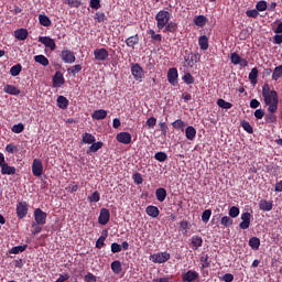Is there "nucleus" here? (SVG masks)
Instances as JSON below:
<instances>
[{"label": "nucleus", "mask_w": 282, "mask_h": 282, "mask_svg": "<svg viewBox=\"0 0 282 282\" xmlns=\"http://www.w3.org/2000/svg\"><path fill=\"white\" fill-rule=\"evenodd\" d=\"M90 144L91 145L86 151L87 155H91V153H97V151H100V148L104 147L102 141L94 142Z\"/></svg>", "instance_id": "23"}, {"label": "nucleus", "mask_w": 282, "mask_h": 282, "mask_svg": "<svg viewBox=\"0 0 282 282\" xmlns=\"http://www.w3.org/2000/svg\"><path fill=\"white\" fill-rule=\"evenodd\" d=\"M246 14L250 19H257V17H259V11L257 9L247 10Z\"/></svg>", "instance_id": "63"}, {"label": "nucleus", "mask_w": 282, "mask_h": 282, "mask_svg": "<svg viewBox=\"0 0 282 282\" xmlns=\"http://www.w3.org/2000/svg\"><path fill=\"white\" fill-rule=\"evenodd\" d=\"M138 43H140V37L138 36V34L132 35L126 40V44L128 47H135Z\"/></svg>", "instance_id": "27"}, {"label": "nucleus", "mask_w": 282, "mask_h": 282, "mask_svg": "<svg viewBox=\"0 0 282 282\" xmlns=\"http://www.w3.org/2000/svg\"><path fill=\"white\" fill-rule=\"evenodd\" d=\"M203 243H204V239L202 238V236H193L192 237L193 250H197V249L202 248Z\"/></svg>", "instance_id": "25"}, {"label": "nucleus", "mask_w": 282, "mask_h": 282, "mask_svg": "<svg viewBox=\"0 0 282 282\" xmlns=\"http://www.w3.org/2000/svg\"><path fill=\"white\" fill-rule=\"evenodd\" d=\"M200 58L202 55L199 53H191V55L184 56L183 67H195V63H199Z\"/></svg>", "instance_id": "4"}, {"label": "nucleus", "mask_w": 282, "mask_h": 282, "mask_svg": "<svg viewBox=\"0 0 282 282\" xmlns=\"http://www.w3.org/2000/svg\"><path fill=\"white\" fill-rule=\"evenodd\" d=\"M29 208H30V205H28L26 202H19L17 204V217H18V219H24V217H28Z\"/></svg>", "instance_id": "7"}, {"label": "nucleus", "mask_w": 282, "mask_h": 282, "mask_svg": "<svg viewBox=\"0 0 282 282\" xmlns=\"http://www.w3.org/2000/svg\"><path fill=\"white\" fill-rule=\"evenodd\" d=\"M94 56L95 61H107V58H109V51H107V48H96Z\"/></svg>", "instance_id": "15"}, {"label": "nucleus", "mask_w": 282, "mask_h": 282, "mask_svg": "<svg viewBox=\"0 0 282 282\" xmlns=\"http://www.w3.org/2000/svg\"><path fill=\"white\" fill-rule=\"evenodd\" d=\"M148 129H153L158 124V119L155 117H150L145 122Z\"/></svg>", "instance_id": "59"}, {"label": "nucleus", "mask_w": 282, "mask_h": 282, "mask_svg": "<svg viewBox=\"0 0 282 282\" xmlns=\"http://www.w3.org/2000/svg\"><path fill=\"white\" fill-rule=\"evenodd\" d=\"M177 78H180V74L177 73V68L172 67L167 70V80L170 85L173 87L177 86Z\"/></svg>", "instance_id": "12"}, {"label": "nucleus", "mask_w": 282, "mask_h": 282, "mask_svg": "<svg viewBox=\"0 0 282 282\" xmlns=\"http://www.w3.org/2000/svg\"><path fill=\"white\" fill-rule=\"evenodd\" d=\"M183 82L186 84V85H193L195 83V77H193V75L191 73H186L184 76H183Z\"/></svg>", "instance_id": "54"}, {"label": "nucleus", "mask_w": 282, "mask_h": 282, "mask_svg": "<svg viewBox=\"0 0 282 282\" xmlns=\"http://www.w3.org/2000/svg\"><path fill=\"white\" fill-rule=\"evenodd\" d=\"M163 32H170L171 34H175L177 32V23L171 21L164 26Z\"/></svg>", "instance_id": "31"}, {"label": "nucleus", "mask_w": 282, "mask_h": 282, "mask_svg": "<svg viewBox=\"0 0 282 282\" xmlns=\"http://www.w3.org/2000/svg\"><path fill=\"white\" fill-rule=\"evenodd\" d=\"M94 19L97 23H105V21H107V15L105 12H96Z\"/></svg>", "instance_id": "46"}, {"label": "nucleus", "mask_w": 282, "mask_h": 282, "mask_svg": "<svg viewBox=\"0 0 282 282\" xmlns=\"http://www.w3.org/2000/svg\"><path fill=\"white\" fill-rule=\"evenodd\" d=\"M198 45H199L200 50H203V52H206V50H208V47H209V45H208V36H206V35L199 36Z\"/></svg>", "instance_id": "28"}, {"label": "nucleus", "mask_w": 282, "mask_h": 282, "mask_svg": "<svg viewBox=\"0 0 282 282\" xmlns=\"http://www.w3.org/2000/svg\"><path fill=\"white\" fill-rule=\"evenodd\" d=\"M32 174L34 177H41L43 175V162L40 159L33 160Z\"/></svg>", "instance_id": "11"}, {"label": "nucleus", "mask_w": 282, "mask_h": 282, "mask_svg": "<svg viewBox=\"0 0 282 282\" xmlns=\"http://www.w3.org/2000/svg\"><path fill=\"white\" fill-rule=\"evenodd\" d=\"M155 197L158 202H164L166 199V189L163 187H160L155 191Z\"/></svg>", "instance_id": "34"}, {"label": "nucleus", "mask_w": 282, "mask_h": 282, "mask_svg": "<svg viewBox=\"0 0 282 282\" xmlns=\"http://www.w3.org/2000/svg\"><path fill=\"white\" fill-rule=\"evenodd\" d=\"M242 128L247 131V133H254V129L248 121H242Z\"/></svg>", "instance_id": "62"}, {"label": "nucleus", "mask_w": 282, "mask_h": 282, "mask_svg": "<svg viewBox=\"0 0 282 282\" xmlns=\"http://www.w3.org/2000/svg\"><path fill=\"white\" fill-rule=\"evenodd\" d=\"M230 61L232 65H240V67H248V59L241 58V56L237 53L230 54Z\"/></svg>", "instance_id": "13"}, {"label": "nucleus", "mask_w": 282, "mask_h": 282, "mask_svg": "<svg viewBox=\"0 0 282 282\" xmlns=\"http://www.w3.org/2000/svg\"><path fill=\"white\" fill-rule=\"evenodd\" d=\"M249 246L251 247V250H259L261 246V239H259L258 237H251L249 239Z\"/></svg>", "instance_id": "32"}, {"label": "nucleus", "mask_w": 282, "mask_h": 282, "mask_svg": "<svg viewBox=\"0 0 282 282\" xmlns=\"http://www.w3.org/2000/svg\"><path fill=\"white\" fill-rule=\"evenodd\" d=\"M7 153H19V148L14 145L13 143H9L6 147Z\"/></svg>", "instance_id": "57"}, {"label": "nucleus", "mask_w": 282, "mask_h": 282, "mask_svg": "<svg viewBox=\"0 0 282 282\" xmlns=\"http://www.w3.org/2000/svg\"><path fill=\"white\" fill-rule=\"evenodd\" d=\"M39 22L44 28H50V25H52V20H50V17H47L45 14H40L39 15Z\"/></svg>", "instance_id": "36"}, {"label": "nucleus", "mask_w": 282, "mask_h": 282, "mask_svg": "<svg viewBox=\"0 0 282 282\" xmlns=\"http://www.w3.org/2000/svg\"><path fill=\"white\" fill-rule=\"evenodd\" d=\"M262 97L264 105L268 107L269 113H276L279 110V93L270 89V84H264L262 86Z\"/></svg>", "instance_id": "1"}, {"label": "nucleus", "mask_w": 282, "mask_h": 282, "mask_svg": "<svg viewBox=\"0 0 282 282\" xmlns=\"http://www.w3.org/2000/svg\"><path fill=\"white\" fill-rule=\"evenodd\" d=\"M84 281L96 282V281H98V279L96 278V275H94V273L89 272L84 276Z\"/></svg>", "instance_id": "64"}, {"label": "nucleus", "mask_w": 282, "mask_h": 282, "mask_svg": "<svg viewBox=\"0 0 282 282\" xmlns=\"http://www.w3.org/2000/svg\"><path fill=\"white\" fill-rule=\"evenodd\" d=\"M156 28L158 30H164L171 21V13L169 11L161 10L155 15Z\"/></svg>", "instance_id": "2"}, {"label": "nucleus", "mask_w": 282, "mask_h": 282, "mask_svg": "<svg viewBox=\"0 0 282 282\" xmlns=\"http://www.w3.org/2000/svg\"><path fill=\"white\" fill-rule=\"evenodd\" d=\"M23 70V66L21 64H15L10 68L11 76H19L21 72Z\"/></svg>", "instance_id": "43"}, {"label": "nucleus", "mask_w": 282, "mask_h": 282, "mask_svg": "<svg viewBox=\"0 0 282 282\" xmlns=\"http://www.w3.org/2000/svg\"><path fill=\"white\" fill-rule=\"evenodd\" d=\"M131 74L134 80H139L140 83H142V78H144V68H142L140 64H132Z\"/></svg>", "instance_id": "8"}, {"label": "nucleus", "mask_w": 282, "mask_h": 282, "mask_svg": "<svg viewBox=\"0 0 282 282\" xmlns=\"http://www.w3.org/2000/svg\"><path fill=\"white\" fill-rule=\"evenodd\" d=\"M62 85H65V77L63 73L56 72L53 76V87H61Z\"/></svg>", "instance_id": "17"}, {"label": "nucleus", "mask_w": 282, "mask_h": 282, "mask_svg": "<svg viewBox=\"0 0 282 282\" xmlns=\"http://www.w3.org/2000/svg\"><path fill=\"white\" fill-rule=\"evenodd\" d=\"M111 270L115 274H120L122 272V262L115 260L111 262Z\"/></svg>", "instance_id": "33"}, {"label": "nucleus", "mask_w": 282, "mask_h": 282, "mask_svg": "<svg viewBox=\"0 0 282 282\" xmlns=\"http://www.w3.org/2000/svg\"><path fill=\"white\" fill-rule=\"evenodd\" d=\"M117 142L120 144H131V133L129 132H119L116 137Z\"/></svg>", "instance_id": "16"}, {"label": "nucleus", "mask_w": 282, "mask_h": 282, "mask_svg": "<svg viewBox=\"0 0 282 282\" xmlns=\"http://www.w3.org/2000/svg\"><path fill=\"white\" fill-rule=\"evenodd\" d=\"M1 175H17V167L6 163L1 166Z\"/></svg>", "instance_id": "22"}, {"label": "nucleus", "mask_w": 282, "mask_h": 282, "mask_svg": "<svg viewBox=\"0 0 282 282\" xmlns=\"http://www.w3.org/2000/svg\"><path fill=\"white\" fill-rule=\"evenodd\" d=\"M93 120H105L107 118V110L99 109L95 110L91 115Z\"/></svg>", "instance_id": "26"}, {"label": "nucleus", "mask_w": 282, "mask_h": 282, "mask_svg": "<svg viewBox=\"0 0 282 282\" xmlns=\"http://www.w3.org/2000/svg\"><path fill=\"white\" fill-rule=\"evenodd\" d=\"M107 240V234L105 236H100L96 241V248L98 250L102 249V246H105V241Z\"/></svg>", "instance_id": "56"}, {"label": "nucleus", "mask_w": 282, "mask_h": 282, "mask_svg": "<svg viewBox=\"0 0 282 282\" xmlns=\"http://www.w3.org/2000/svg\"><path fill=\"white\" fill-rule=\"evenodd\" d=\"M220 224H221V226H224V228H230V226H232L235 224V220H232V218H230V216H224L220 219Z\"/></svg>", "instance_id": "40"}, {"label": "nucleus", "mask_w": 282, "mask_h": 282, "mask_svg": "<svg viewBox=\"0 0 282 282\" xmlns=\"http://www.w3.org/2000/svg\"><path fill=\"white\" fill-rule=\"evenodd\" d=\"M275 112H269L264 116V120L268 124H276V115Z\"/></svg>", "instance_id": "42"}, {"label": "nucleus", "mask_w": 282, "mask_h": 282, "mask_svg": "<svg viewBox=\"0 0 282 282\" xmlns=\"http://www.w3.org/2000/svg\"><path fill=\"white\" fill-rule=\"evenodd\" d=\"M207 19L205 15H198L194 18V23L197 28H204L206 25Z\"/></svg>", "instance_id": "39"}, {"label": "nucleus", "mask_w": 282, "mask_h": 282, "mask_svg": "<svg viewBox=\"0 0 282 282\" xmlns=\"http://www.w3.org/2000/svg\"><path fill=\"white\" fill-rule=\"evenodd\" d=\"M12 133H23L25 131V126L23 123H18L12 126L11 128Z\"/></svg>", "instance_id": "53"}, {"label": "nucleus", "mask_w": 282, "mask_h": 282, "mask_svg": "<svg viewBox=\"0 0 282 282\" xmlns=\"http://www.w3.org/2000/svg\"><path fill=\"white\" fill-rule=\"evenodd\" d=\"M173 129H176V131H184V128L186 127V123L182 119H177L172 122Z\"/></svg>", "instance_id": "37"}, {"label": "nucleus", "mask_w": 282, "mask_h": 282, "mask_svg": "<svg viewBox=\"0 0 282 282\" xmlns=\"http://www.w3.org/2000/svg\"><path fill=\"white\" fill-rule=\"evenodd\" d=\"M240 219L242 220L239 224L240 230H248V228H250V221L252 219V214H250L249 212H245L241 214Z\"/></svg>", "instance_id": "9"}, {"label": "nucleus", "mask_w": 282, "mask_h": 282, "mask_svg": "<svg viewBox=\"0 0 282 282\" xmlns=\"http://www.w3.org/2000/svg\"><path fill=\"white\" fill-rule=\"evenodd\" d=\"M212 215H213L212 209H205L202 214V221H204V224H208V221H210Z\"/></svg>", "instance_id": "48"}, {"label": "nucleus", "mask_w": 282, "mask_h": 282, "mask_svg": "<svg viewBox=\"0 0 282 282\" xmlns=\"http://www.w3.org/2000/svg\"><path fill=\"white\" fill-rule=\"evenodd\" d=\"M83 72V66L80 64H76L73 67L68 68V74L76 76V74Z\"/></svg>", "instance_id": "51"}, {"label": "nucleus", "mask_w": 282, "mask_h": 282, "mask_svg": "<svg viewBox=\"0 0 282 282\" xmlns=\"http://www.w3.org/2000/svg\"><path fill=\"white\" fill-rule=\"evenodd\" d=\"M132 180L134 182V184H137L138 186H140V184H142L144 182V178H142V174L137 172L132 175Z\"/></svg>", "instance_id": "55"}, {"label": "nucleus", "mask_w": 282, "mask_h": 282, "mask_svg": "<svg viewBox=\"0 0 282 282\" xmlns=\"http://www.w3.org/2000/svg\"><path fill=\"white\" fill-rule=\"evenodd\" d=\"M61 58L63 63H67L68 65H72V63H76V54L69 48H64L61 52Z\"/></svg>", "instance_id": "5"}, {"label": "nucleus", "mask_w": 282, "mask_h": 282, "mask_svg": "<svg viewBox=\"0 0 282 282\" xmlns=\"http://www.w3.org/2000/svg\"><path fill=\"white\" fill-rule=\"evenodd\" d=\"M87 200L90 204L100 202V193H98V191H95L90 196H88Z\"/></svg>", "instance_id": "50"}, {"label": "nucleus", "mask_w": 282, "mask_h": 282, "mask_svg": "<svg viewBox=\"0 0 282 282\" xmlns=\"http://www.w3.org/2000/svg\"><path fill=\"white\" fill-rule=\"evenodd\" d=\"M196 135H197V130L195 129V127L188 126V127L185 129V138H186L187 140L193 141V140H195Z\"/></svg>", "instance_id": "24"}, {"label": "nucleus", "mask_w": 282, "mask_h": 282, "mask_svg": "<svg viewBox=\"0 0 282 282\" xmlns=\"http://www.w3.org/2000/svg\"><path fill=\"white\" fill-rule=\"evenodd\" d=\"M148 34H150L152 41H158V43H162V34L155 33L153 29H150L148 31Z\"/></svg>", "instance_id": "47"}, {"label": "nucleus", "mask_w": 282, "mask_h": 282, "mask_svg": "<svg viewBox=\"0 0 282 282\" xmlns=\"http://www.w3.org/2000/svg\"><path fill=\"white\" fill-rule=\"evenodd\" d=\"M154 160L158 162H166V160H169V154H166V152H156L154 154Z\"/></svg>", "instance_id": "44"}, {"label": "nucleus", "mask_w": 282, "mask_h": 282, "mask_svg": "<svg viewBox=\"0 0 282 282\" xmlns=\"http://www.w3.org/2000/svg\"><path fill=\"white\" fill-rule=\"evenodd\" d=\"M34 219L37 226H45L47 224V213L43 212L41 208L34 210Z\"/></svg>", "instance_id": "3"}, {"label": "nucleus", "mask_w": 282, "mask_h": 282, "mask_svg": "<svg viewBox=\"0 0 282 282\" xmlns=\"http://www.w3.org/2000/svg\"><path fill=\"white\" fill-rule=\"evenodd\" d=\"M202 270H206V268H210V258L208 254H203L200 257Z\"/></svg>", "instance_id": "41"}, {"label": "nucleus", "mask_w": 282, "mask_h": 282, "mask_svg": "<svg viewBox=\"0 0 282 282\" xmlns=\"http://www.w3.org/2000/svg\"><path fill=\"white\" fill-rule=\"evenodd\" d=\"M25 250H28V245L17 246L11 248L10 254H19V252H25Z\"/></svg>", "instance_id": "45"}, {"label": "nucleus", "mask_w": 282, "mask_h": 282, "mask_svg": "<svg viewBox=\"0 0 282 282\" xmlns=\"http://www.w3.org/2000/svg\"><path fill=\"white\" fill-rule=\"evenodd\" d=\"M259 78V69L257 67H253L251 72L249 73V80L253 84L257 85V79Z\"/></svg>", "instance_id": "38"}, {"label": "nucleus", "mask_w": 282, "mask_h": 282, "mask_svg": "<svg viewBox=\"0 0 282 282\" xmlns=\"http://www.w3.org/2000/svg\"><path fill=\"white\" fill-rule=\"evenodd\" d=\"M3 91L6 94H9L10 96H19V94H21V89H19L17 86L10 85V84H7L4 86Z\"/></svg>", "instance_id": "20"}, {"label": "nucleus", "mask_w": 282, "mask_h": 282, "mask_svg": "<svg viewBox=\"0 0 282 282\" xmlns=\"http://www.w3.org/2000/svg\"><path fill=\"white\" fill-rule=\"evenodd\" d=\"M82 141L84 142V144H94V142H96V137H94V134L91 133L85 132L82 135Z\"/></svg>", "instance_id": "30"}, {"label": "nucleus", "mask_w": 282, "mask_h": 282, "mask_svg": "<svg viewBox=\"0 0 282 282\" xmlns=\"http://www.w3.org/2000/svg\"><path fill=\"white\" fill-rule=\"evenodd\" d=\"M66 3L69 6V8H80V6H83L80 0H66Z\"/></svg>", "instance_id": "58"}, {"label": "nucleus", "mask_w": 282, "mask_h": 282, "mask_svg": "<svg viewBox=\"0 0 282 282\" xmlns=\"http://www.w3.org/2000/svg\"><path fill=\"white\" fill-rule=\"evenodd\" d=\"M39 43H42L43 45H45V47H48V50H51L52 52L56 50V42L54 41V39L50 36H40Z\"/></svg>", "instance_id": "14"}, {"label": "nucleus", "mask_w": 282, "mask_h": 282, "mask_svg": "<svg viewBox=\"0 0 282 282\" xmlns=\"http://www.w3.org/2000/svg\"><path fill=\"white\" fill-rule=\"evenodd\" d=\"M30 36V33L28 32V29H18L14 31V37L18 41H25Z\"/></svg>", "instance_id": "18"}, {"label": "nucleus", "mask_w": 282, "mask_h": 282, "mask_svg": "<svg viewBox=\"0 0 282 282\" xmlns=\"http://www.w3.org/2000/svg\"><path fill=\"white\" fill-rule=\"evenodd\" d=\"M256 10L258 12H265L268 10V2L261 0L256 4Z\"/></svg>", "instance_id": "52"}, {"label": "nucleus", "mask_w": 282, "mask_h": 282, "mask_svg": "<svg viewBox=\"0 0 282 282\" xmlns=\"http://www.w3.org/2000/svg\"><path fill=\"white\" fill-rule=\"evenodd\" d=\"M145 213L147 215H149V217H152L153 219L160 217V208H158V206L154 205H149L145 208Z\"/></svg>", "instance_id": "19"}, {"label": "nucleus", "mask_w": 282, "mask_h": 282, "mask_svg": "<svg viewBox=\"0 0 282 282\" xmlns=\"http://www.w3.org/2000/svg\"><path fill=\"white\" fill-rule=\"evenodd\" d=\"M111 252L113 254H116L118 252H122V246H120L118 242H112L111 243Z\"/></svg>", "instance_id": "61"}, {"label": "nucleus", "mask_w": 282, "mask_h": 282, "mask_svg": "<svg viewBox=\"0 0 282 282\" xmlns=\"http://www.w3.org/2000/svg\"><path fill=\"white\" fill-rule=\"evenodd\" d=\"M169 259H171V254L166 251L153 253L150 257V261H152L153 263H166Z\"/></svg>", "instance_id": "6"}, {"label": "nucleus", "mask_w": 282, "mask_h": 282, "mask_svg": "<svg viewBox=\"0 0 282 282\" xmlns=\"http://www.w3.org/2000/svg\"><path fill=\"white\" fill-rule=\"evenodd\" d=\"M229 217H232L234 219L239 217V207H237V206L230 207Z\"/></svg>", "instance_id": "60"}, {"label": "nucleus", "mask_w": 282, "mask_h": 282, "mask_svg": "<svg viewBox=\"0 0 282 282\" xmlns=\"http://www.w3.org/2000/svg\"><path fill=\"white\" fill-rule=\"evenodd\" d=\"M34 61H35V63L43 65V67H47V65H50V59H47V57H45V55H35Z\"/></svg>", "instance_id": "35"}, {"label": "nucleus", "mask_w": 282, "mask_h": 282, "mask_svg": "<svg viewBox=\"0 0 282 282\" xmlns=\"http://www.w3.org/2000/svg\"><path fill=\"white\" fill-rule=\"evenodd\" d=\"M273 204L271 200H267V199H261L259 202V208L260 210H264V213H270V210H272L273 208Z\"/></svg>", "instance_id": "21"}, {"label": "nucleus", "mask_w": 282, "mask_h": 282, "mask_svg": "<svg viewBox=\"0 0 282 282\" xmlns=\"http://www.w3.org/2000/svg\"><path fill=\"white\" fill-rule=\"evenodd\" d=\"M57 107H59V109H67V107H69V100H67L65 96H58Z\"/></svg>", "instance_id": "29"}, {"label": "nucleus", "mask_w": 282, "mask_h": 282, "mask_svg": "<svg viewBox=\"0 0 282 282\" xmlns=\"http://www.w3.org/2000/svg\"><path fill=\"white\" fill-rule=\"evenodd\" d=\"M217 105L221 109H232V104L228 102V101H226V100H224L221 98L217 100Z\"/></svg>", "instance_id": "49"}, {"label": "nucleus", "mask_w": 282, "mask_h": 282, "mask_svg": "<svg viewBox=\"0 0 282 282\" xmlns=\"http://www.w3.org/2000/svg\"><path fill=\"white\" fill-rule=\"evenodd\" d=\"M109 219H111V213L107 208H101L98 217V224L100 226H107L109 224Z\"/></svg>", "instance_id": "10"}]
</instances>
